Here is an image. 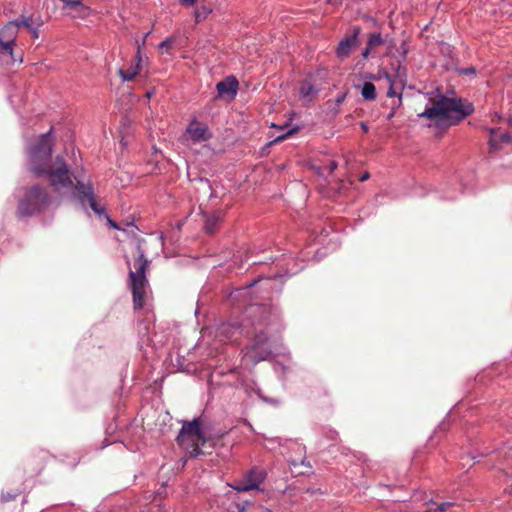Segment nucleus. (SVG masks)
<instances>
[{
    "mask_svg": "<svg viewBox=\"0 0 512 512\" xmlns=\"http://www.w3.org/2000/svg\"><path fill=\"white\" fill-rule=\"evenodd\" d=\"M361 129L364 133L368 132V125L364 122L361 123Z\"/></svg>",
    "mask_w": 512,
    "mask_h": 512,
    "instance_id": "obj_33",
    "label": "nucleus"
},
{
    "mask_svg": "<svg viewBox=\"0 0 512 512\" xmlns=\"http://www.w3.org/2000/svg\"><path fill=\"white\" fill-rule=\"evenodd\" d=\"M345 97H346V94H342V95L338 96L337 99H336L337 105L342 104L344 102V100H345Z\"/></svg>",
    "mask_w": 512,
    "mask_h": 512,
    "instance_id": "obj_31",
    "label": "nucleus"
},
{
    "mask_svg": "<svg viewBox=\"0 0 512 512\" xmlns=\"http://www.w3.org/2000/svg\"><path fill=\"white\" fill-rule=\"evenodd\" d=\"M452 506H454L453 502H443L435 508V512H446Z\"/></svg>",
    "mask_w": 512,
    "mask_h": 512,
    "instance_id": "obj_25",
    "label": "nucleus"
},
{
    "mask_svg": "<svg viewBox=\"0 0 512 512\" xmlns=\"http://www.w3.org/2000/svg\"><path fill=\"white\" fill-rule=\"evenodd\" d=\"M292 134V131H289L286 135H283V136H279L275 139V142H279V141H282L284 140L288 135H291Z\"/></svg>",
    "mask_w": 512,
    "mask_h": 512,
    "instance_id": "obj_32",
    "label": "nucleus"
},
{
    "mask_svg": "<svg viewBox=\"0 0 512 512\" xmlns=\"http://www.w3.org/2000/svg\"><path fill=\"white\" fill-rule=\"evenodd\" d=\"M197 0H180L182 5L193 6Z\"/></svg>",
    "mask_w": 512,
    "mask_h": 512,
    "instance_id": "obj_28",
    "label": "nucleus"
},
{
    "mask_svg": "<svg viewBox=\"0 0 512 512\" xmlns=\"http://www.w3.org/2000/svg\"><path fill=\"white\" fill-rule=\"evenodd\" d=\"M458 72L461 75H471V74H475L476 69L473 66H471V67H467V68H460V69H458Z\"/></svg>",
    "mask_w": 512,
    "mask_h": 512,
    "instance_id": "obj_27",
    "label": "nucleus"
},
{
    "mask_svg": "<svg viewBox=\"0 0 512 512\" xmlns=\"http://www.w3.org/2000/svg\"><path fill=\"white\" fill-rule=\"evenodd\" d=\"M212 12V10L206 6H200L195 10V20L196 22H200L207 18V16Z\"/></svg>",
    "mask_w": 512,
    "mask_h": 512,
    "instance_id": "obj_20",
    "label": "nucleus"
},
{
    "mask_svg": "<svg viewBox=\"0 0 512 512\" xmlns=\"http://www.w3.org/2000/svg\"><path fill=\"white\" fill-rule=\"evenodd\" d=\"M174 43H175V38H173V37L166 38L164 41H162L159 44V49H160L161 53H170V50L172 49Z\"/></svg>",
    "mask_w": 512,
    "mask_h": 512,
    "instance_id": "obj_21",
    "label": "nucleus"
},
{
    "mask_svg": "<svg viewBox=\"0 0 512 512\" xmlns=\"http://www.w3.org/2000/svg\"><path fill=\"white\" fill-rule=\"evenodd\" d=\"M239 329H240L239 327L232 325V324H223L218 329V334H219V336H223L226 339H231L235 336V334L237 332H240Z\"/></svg>",
    "mask_w": 512,
    "mask_h": 512,
    "instance_id": "obj_18",
    "label": "nucleus"
},
{
    "mask_svg": "<svg viewBox=\"0 0 512 512\" xmlns=\"http://www.w3.org/2000/svg\"><path fill=\"white\" fill-rule=\"evenodd\" d=\"M385 40L383 39L380 33H372L369 35L367 46L362 52V57L367 59L372 51H374L379 46L383 45Z\"/></svg>",
    "mask_w": 512,
    "mask_h": 512,
    "instance_id": "obj_14",
    "label": "nucleus"
},
{
    "mask_svg": "<svg viewBox=\"0 0 512 512\" xmlns=\"http://www.w3.org/2000/svg\"><path fill=\"white\" fill-rule=\"evenodd\" d=\"M221 222V216L219 213H213L206 217L204 229L206 233L213 234L219 223Z\"/></svg>",
    "mask_w": 512,
    "mask_h": 512,
    "instance_id": "obj_16",
    "label": "nucleus"
},
{
    "mask_svg": "<svg viewBox=\"0 0 512 512\" xmlns=\"http://www.w3.org/2000/svg\"><path fill=\"white\" fill-rule=\"evenodd\" d=\"M46 458L47 457L45 453H39L37 455H32L28 459V463L29 465L33 466V471L38 474L44 469Z\"/></svg>",
    "mask_w": 512,
    "mask_h": 512,
    "instance_id": "obj_15",
    "label": "nucleus"
},
{
    "mask_svg": "<svg viewBox=\"0 0 512 512\" xmlns=\"http://www.w3.org/2000/svg\"><path fill=\"white\" fill-rule=\"evenodd\" d=\"M110 223H111V226L117 227V225L114 222L111 221Z\"/></svg>",
    "mask_w": 512,
    "mask_h": 512,
    "instance_id": "obj_36",
    "label": "nucleus"
},
{
    "mask_svg": "<svg viewBox=\"0 0 512 512\" xmlns=\"http://www.w3.org/2000/svg\"><path fill=\"white\" fill-rule=\"evenodd\" d=\"M338 164L335 161H331L328 165L329 172H333L337 168Z\"/></svg>",
    "mask_w": 512,
    "mask_h": 512,
    "instance_id": "obj_29",
    "label": "nucleus"
},
{
    "mask_svg": "<svg viewBox=\"0 0 512 512\" xmlns=\"http://www.w3.org/2000/svg\"><path fill=\"white\" fill-rule=\"evenodd\" d=\"M316 92H317V90L314 88V86L309 83H303L300 88V94L304 98L312 96Z\"/></svg>",
    "mask_w": 512,
    "mask_h": 512,
    "instance_id": "obj_22",
    "label": "nucleus"
},
{
    "mask_svg": "<svg viewBox=\"0 0 512 512\" xmlns=\"http://www.w3.org/2000/svg\"><path fill=\"white\" fill-rule=\"evenodd\" d=\"M430 107L418 114L420 118H427L439 129H446L459 124L474 111L472 103L458 97H448L437 94L429 98Z\"/></svg>",
    "mask_w": 512,
    "mask_h": 512,
    "instance_id": "obj_2",
    "label": "nucleus"
},
{
    "mask_svg": "<svg viewBox=\"0 0 512 512\" xmlns=\"http://www.w3.org/2000/svg\"><path fill=\"white\" fill-rule=\"evenodd\" d=\"M10 22L15 24L16 29H18V27H20V26H23V27H25L27 29H31V26L33 24L32 17H26V16H23V15H21L16 20L10 21Z\"/></svg>",
    "mask_w": 512,
    "mask_h": 512,
    "instance_id": "obj_19",
    "label": "nucleus"
},
{
    "mask_svg": "<svg viewBox=\"0 0 512 512\" xmlns=\"http://www.w3.org/2000/svg\"><path fill=\"white\" fill-rule=\"evenodd\" d=\"M179 445L183 446L189 457H197L208 453L204 448L209 444L212 448L211 440L207 438L200 428L199 419L190 422H184L181 431L177 437Z\"/></svg>",
    "mask_w": 512,
    "mask_h": 512,
    "instance_id": "obj_4",
    "label": "nucleus"
},
{
    "mask_svg": "<svg viewBox=\"0 0 512 512\" xmlns=\"http://www.w3.org/2000/svg\"><path fill=\"white\" fill-rule=\"evenodd\" d=\"M20 494V491H14V492H3L2 493V501L3 502H8V501H12V500H15L16 497Z\"/></svg>",
    "mask_w": 512,
    "mask_h": 512,
    "instance_id": "obj_23",
    "label": "nucleus"
},
{
    "mask_svg": "<svg viewBox=\"0 0 512 512\" xmlns=\"http://www.w3.org/2000/svg\"><path fill=\"white\" fill-rule=\"evenodd\" d=\"M388 80L390 81V87L387 91V96L388 97H395V96H399V98L401 97V93H397L394 89V82L391 80V77L390 76H387Z\"/></svg>",
    "mask_w": 512,
    "mask_h": 512,
    "instance_id": "obj_24",
    "label": "nucleus"
},
{
    "mask_svg": "<svg viewBox=\"0 0 512 512\" xmlns=\"http://www.w3.org/2000/svg\"><path fill=\"white\" fill-rule=\"evenodd\" d=\"M265 478L266 472L263 469L253 468L248 471L240 481L232 485V488L238 492H246L254 489L258 490Z\"/></svg>",
    "mask_w": 512,
    "mask_h": 512,
    "instance_id": "obj_7",
    "label": "nucleus"
},
{
    "mask_svg": "<svg viewBox=\"0 0 512 512\" xmlns=\"http://www.w3.org/2000/svg\"><path fill=\"white\" fill-rule=\"evenodd\" d=\"M29 31L32 33L33 38H38L39 37V30L38 29L33 28L31 26V29H29Z\"/></svg>",
    "mask_w": 512,
    "mask_h": 512,
    "instance_id": "obj_30",
    "label": "nucleus"
},
{
    "mask_svg": "<svg viewBox=\"0 0 512 512\" xmlns=\"http://www.w3.org/2000/svg\"><path fill=\"white\" fill-rule=\"evenodd\" d=\"M186 133L193 142H204L211 138V133L206 124L192 120L186 128Z\"/></svg>",
    "mask_w": 512,
    "mask_h": 512,
    "instance_id": "obj_10",
    "label": "nucleus"
},
{
    "mask_svg": "<svg viewBox=\"0 0 512 512\" xmlns=\"http://www.w3.org/2000/svg\"><path fill=\"white\" fill-rule=\"evenodd\" d=\"M270 355L271 349L268 345V338L266 334L263 332L256 334L251 348L245 354V358L250 360L252 363H258L262 360H266Z\"/></svg>",
    "mask_w": 512,
    "mask_h": 512,
    "instance_id": "obj_6",
    "label": "nucleus"
},
{
    "mask_svg": "<svg viewBox=\"0 0 512 512\" xmlns=\"http://www.w3.org/2000/svg\"><path fill=\"white\" fill-rule=\"evenodd\" d=\"M142 57L140 55V49H138L137 54L134 57L133 63L130 68L127 70L119 69L118 75L122 78L123 81H131L133 80L140 72L141 69Z\"/></svg>",
    "mask_w": 512,
    "mask_h": 512,
    "instance_id": "obj_13",
    "label": "nucleus"
},
{
    "mask_svg": "<svg viewBox=\"0 0 512 512\" xmlns=\"http://www.w3.org/2000/svg\"><path fill=\"white\" fill-rule=\"evenodd\" d=\"M238 81L234 76L226 77L216 85V89L219 96L227 95L230 98H234L238 90Z\"/></svg>",
    "mask_w": 512,
    "mask_h": 512,
    "instance_id": "obj_11",
    "label": "nucleus"
},
{
    "mask_svg": "<svg viewBox=\"0 0 512 512\" xmlns=\"http://www.w3.org/2000/svg\"><path fill=\"white\" fill-rule=\"evenodd\" d=\"M60 1L63 2L67 7H70V8H76L81 5L80 0H60Z\"/></svg>",
    "mask_w": 512,
    "mask_h": 512,
    "instance_id": "obj_26",
    "label": "nucleus"
},
{
    "mask_svg": "<svg viewBox=\"0 0 512 512\" xmlns=\"http://www.w3.org/2000/svg\"><path fill=\"white\" fill-rule=\"evenodd\" d=\"M361 32V28L359 26H354L352 28V33L350 35L345 36L336 47V56L343 60L351 54L353 48H355L359 44L358 36Z\"/></svg>",
    "mask_w": 512,
    "mask_h": 512,
    "instance_id": "obj_9",
    "label": "nucleus"
},
{
    "mask_svg": "<svg viewBox=\"0 0 512 512\" xmlns=\"http://www.w3.org/2000/svg\"><path fill=\"white\" fill-rule=\"evenodd\" d=\"M138 256L133 262V269H129L128 286L132 292L133 308L140 310L144 307L149 282L146 271L149 260L145 257L140 245H137Z\"/></svg>",
    "mask_w": 512,
    "mask_h": 512,
    "instance_id": "obj_3",
    "label": "nucleus"
},
{
    "mask_svg": "<svg viewBox=\"0 0 512 512\" xmlns=\"http://www.w3.org/2000/svg\"><path fill=\"white\" fill-rule=\"evenodd\" d=\"M368 178H369V173H368V172H366L365 174H363V175L361 176L360 181H365V180H367Z\"/></svg>",
    "mask_w": 512,
    "mask_h": 512,
    "instance_id": "obj_34",
    "label": "nucleus"
},
{
    "mask_svg": "<svg viewBox=\"0 0 512 512\" xmlns=\"http://www.w3.org/2000/svg\"><path fill=\"white\" fill-rule=\"evenodd\" d=\"M302 465L306 466L307 468H311V465L309 462H306L305 460H302L301 462Z\"/></svg>",
    "mask_w": 512,
    "mask_h": 512,
    "instance_id": "obj_35",
    "label": "nucleus"
},
{
    "mask_svg": "<svg viewBox=\"0 0 512 512\" xmlns=\"http://www.w3.org/2000/svg\"><path fill=\"white\" fill-rule=\"evenodd\" d=\"M50 135L51 130L41 135L36 144L30 148L29 170L35 177L45 178L55 192L74 187L80 202L87 201L96 214H101L103 209L96 202L92 183H84L78 180L74 185L73 173L65 159L60 155H57L54 159L51 158L53 140Z\"/></svg>",
    "mask_w": 512,
    "mask_h": 512,
    "instance_id": "obj_1",
    "label": "nucleus"
},
{
    "mask_svg": "<svg viewBox=\"0 0 512 512\" xmlns=\"http://www.w3.org/2000/svg\"><path fill=\"white\" fill-rule=\"evenodd\" d=\"M490 138L488 144L490 149L493 151L499 150L502 143H509L512 141V137L507 132H501L500 129L491 128L489 129Z\"/></svg>",
    "mask_w": 512,
    "mask_h": 512,
    "instance_id": "obj_12",
    "label": "nucleus"
},
{
    "mask_svg": "<svg viewBox=\"0 0 512 512\" xmlns=\"http://www.w3.org/2000/svg\"><path fill=\"white\" fill-rule=\"evenodd\" d=\"M17 34L18 29L11 22H8L0 29V51L10 54L14 61L16 59L13 57V46L15 45Z\"/></svg>",
    "mask_w": 512,
    "mask_h": 512,
    "instance_id": "obj_8",
    "label": "nucleus"
},
{
    "mask_svg": "<svg viewBox=\"0 0 512 512\" xmlns=\"http://www.w3.org/2000/svg\"><path fill=\"white\" fill-rule=\"evenodd\" d=\"M361 96L366 101H374L377 97L375 85L371 82H365L361 89Z\"/></svg>",
    "mask_w": 512,
    "mask_h": 512,
    "instance_id": "obj_17",
    "label": "nucleus"
},
{
    "mask_svg": "<svg viewBox=\"0 0 512 512\" xmlns=\"http://www.w3.org/2000/svg\"><path fill=\"white\" fill-rule=\"evenodd\" d=\"M51 203V197L44 187L39 184L26 189L18 204L17 213L20 216H32L45 210Z\"/></svg>",
    "mask_w": 512,
    "mask_h": 512,
    "instance_id": "obj_5",
    "label": "nucleus"
}]
</instances>
